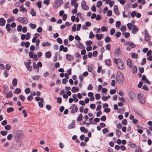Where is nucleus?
<instances>
[{"label": "nucleus", "mask_w": 152, "mask_h": 152, "mask_svg": "<svg viewBox=\"0 0 152 152\" xmlns=\"http://www.w3.org/2000/svg\"><path fill=\"white\" fill-rule=\"evenodd\" d=\"M114 62L116 64L118 68L121 70H122L124 68V63L122 60L120 59H114Z\"/></svg>", "instance_id": "obj_1"}, {"label": "nucleus", "mask_w": 152, "mask_h": 152, "mask_svg": "<svg viewBox=\"0 0 152 152\" xmlns=\"http://www.w3.org/2000/svg\"><path fill=\"white\" fill-rule=\"evenodd\" d=\"M14 134V135L16 139H21L24 136V133L22 130H18L15 132Z\"/></svg>", "instance_id": "obj_2"}, {"label": "nucleus", "mask_w": 152, "mask_h": 152, "mask_svg": "<svg viewBox=\"0 0 152 152\" xmlns=\"http://www.w3.org/2000/svg\"><path fill=\"white\" fill-rule=\"evenodd\" d=\"M138 98L141 104H145V97L143 94H138Z\"/></svg>", "instance_id": "obj_3"}, {"label": "nucleus", "mask_w": 152, "mask_h": 152, "mask_svg": "<svg viewBox=\"0 0 152 152\" xmlns=\"http://www.w3.org/2000/svg\"><path fill=\"white\" fill-rule=\"evenodd\" d=\"M116 79V81L120 84H122L124 81L123 75L121 74L118 75L117 76Z\"/></svg>", "instance_id": "obj_4"}, {"label": "nucleus", "mask_w": 152, "mask_h": 152, "mask_svg": "<svg viewBox=\"0 0 152 152\" xmlns=\"http://www.w3.org/2000/svg\"><path fill=\"white\" fill-rule=\"evenodd\" d=\"M17 20L24 24H26L28 23L27 19L26 17H19L17 19Z\"/></svg>", "instance_id": "obj_5"}, {"label": "nucleus", "mask_w": 152, "mask_h": 152, "mask_svg": "<svg viewBox=\"0 0 152 152\" xmlns=\"http://www.w3.org/2000/svg\"><path fill=\"white\" fill-rule=\"evenodd\" d=\"M71 110L70 112L72 113H74L76 112L78 110V108L74 104H72L70 108Z\"/></svg>", "instance_id": "obj_6"}, {"label": "nucleus", "mask_w": 152, "mask_h": 152, "mask_svg": "<svg viewBox=\"0 0 152 152\" xmlns=\"http://www.w3.org/2000/svg\"><path fill=\"white\" fill-rule=\"evenodd\" d=\"M129 96L132 101H134L136 97V95L135 93L132 91H130L129 92Z\"/></svg>", "instance_id": "obj_7"}, {"label": "nucleus", "mask_w": 152, "mask_h": 152, "mask_svg": "<svg viewBox=\"0 0 152 152\" xmlns=\"http://www.w3.org/2000/svg\"><path fill=\"white\" fill-rule=\"evenodd\" d=\"M63 3V1L61 0H58L54 2V6L57 9Z\"/></svg>", "instance_id": "obj_8"}, {"label": "nucleus", "mask_w": 152, "mask_h": 152, "mask_svg": "<svg viewBox=\"0 0 152 152\" xmlns=\"http://www.w3.org/2000/svg\"><path fill=\"white\" fill-rule=\"evenodd\" d=\"M81 7L83 9L86 10H88L89 9L88 7L86 5V1L84 0L82 1Z\"/></svg>", "instance_id": "obj_9"}, {"label": "nucleus", "mask_w": 152, "mask_h": 152, "mask_svg": "<svg viewBox=\"0 0 152 152\" xmlns=\"http://www.w3.org/2000/svg\"><path fill=\"white\" fill-rule=\"evenodd\" d=\"M114 12V13L117 15H119V12L118 10V7L117 5H115L113 7Z\"/></svg>", "instance_id": "obj_10"}, {"label": "nucleus", "mask_w": 152, "mask_h": 152, "mask_svg": "<svg viewBox=\"0 0 152 152\" xmlns=\"http://www.w3.org/2000/svg\"><path fill=\"white\" fill-rule=\"evenodd\" d=\"M76 45L77 47L79 48L84 49L85 48V46L79 42H77L76 44Z\"/></svg>", "instance_id": "obj_11"}, {"label": "nucleus", "mask_w": 152, "mask_h": 152, "mask_svg": "<svg viewBox=\"0 0 152 152\" xmlns=\"http://www.w3.org/2000/svg\"><path fill=\"white\" fill-rule=\"evenodd\" d=\"M95 37L98 40H99L103 38L104 37V35L101 34H97L95 35Z\"/></svg>", "instance_id": "obj_12"}, {"label": "nucleus", "mask_w": 152, "mask_h": 152, "mask_svg": "<svg viewBox=\"0 0 152 152\" xmlns=\"http://www.w3.org/2000/svg\"><path fill=\"white\" fill-rule=\"evenodd\" d=\"M126 63L127 65L129 66L130 68H132V60L130 59H128L126 61Z\"/></svg>", "instance_id": "obj_13"}, {"label": "nucleus", "mask_w": 152, "mask_h": 152, "mask_svg": "<svg viewBox=\"0 0 152 152\" xmlns=\"http://www.w3.org/2000/svg\"><path fill=\"white\" fill-rule=\"evenodd\" d=\"M6 20L3 18H0V25L4 26L5 25Z\"/></svg>", "instance_id": "obj_14"}, {"label": "nucleus", "mask_w": 152, "mask_h": 152, "mask_svg": "<svg viewBox=\"0 0 152 152\" xmlns=\"http://www.w3.org/2000/svg\"><path fill=\"white\" fill-rule=\"evenodd\" d=\"M142 80L143 81H145V82L148 84H149L151 83V82L148 80L145 75H142Z\"/></svg>", "instance_id": "obj_15"}, {"label": "nucleus", "mask_w": 152, "mask_h": 152, "mask_svg": "<svg viewBox=\"0 0 152 152\" xmlns=\"http://www.w3.org/2000/svg\"><path fill=\"white\" fill-rule=\"evenodd\" d=\"M20 11L22 12H27V10L24 7L23 5H22L20 7Z\"/></svg>", "instance_id": "obj_16"}, {"label": "nucleus", "mask_w": 152, "mask_h": 152, "mask_svg": "<svg viewBox=\"0 0 152 152\" xmlns=\"http://www.w3.org/2000/svg\"><path fill=\"white\" fill-rule=\"evenodd\" d=\"M66 58L69 61L72 60L73 57L72 56L69 54H67L66 55Z\"/></svg>", "instance_id": "obj_17"}, {"label": "nucleus", "mask_w": 152, "mask_h": 152, "mask_svg": "<svg viewBox=\"0 0 152 152\" xmlns=\"http://www.w3.org/2000/svg\"><path fill=\"white\" fill-rule=\"evenodd\" d=\"M138 29L135 26H133V28L132 31V32L134 34H135L137 31H138Z\"/></svg>", "instance_id": "obj_18"}, {"label": "nucleus", "mask_w": 152, "mask_h": 152, "mask_svg": "<svg viewBox=\"0 0 152 152\" xmlns=\"http://www.w3.org/2000/svg\"><path fill=\"white\" fill-rule=\"evenodd\" d=\"M45 57L47 58H50L51 56V53L49 51L46 52L45 53Z\"/></svg>", "instance_id": "obj_19"}, {"label": "nucleus", "mask_w": 152, "mask_h": 152, "mask_svg": "<svg viewBox=\"0 0 152 152\" xmlns=\"http://www.w3.org/2000/svg\"><path fill=\"white\" fill-rule=\"evenodd\" d=\"M121 50L120 48L119 47L116 48L114 52L115 53L116 55H118L119 54Z\"/></svg>", "instance_id": "obj_20"}, {"label": "nucleus", "mask_w": 152, "mask_h": 152, "mask_svg": "<svg viewBox=\"0 0 152 152\" xmlns=\"http://www.w3.org/2000/svg\"><path fill=\"white\" fill-rule=\"evenodd\" d=\"M126 44L127 45L130 46L132 48H134L135 46V45L132 42H128Z\"/></svg>", "instance_id": "obj_21"}, {"label": "nucleus", "mask_w": 152, "mask_h": 152, "mask_svg": "<svg viewBox=\"0 0 152 152\" xmlns=\"http://www.w3.org/2000/svg\"><path fill=\"white\" fill-rule=\"evenodd\" d=\"M111 60L110 59L106 60H105V64L108 66H110L111 64Z\"/></svg>", "instance_id": "obj_22"}, {"label": "nucleus", "mask_w": 152, "mask_h": 152, "mask_svg": "<svg viewBox=\"0 0 152 152\" xmlns=\"http://www.w3.org/2000/svg\"><path fill=\"white\" fill-rule=\"evenodd\" d=\"M12 96V91H10L7 94V95L6 97V98H8L9 97H11Z\"/></svg>", "instance_id": "obj_23"}, {"label": "nucleus", "mask_w": 152, "mask_h": 152, "mask_svg": "<svg viewBox=\"0 0 152 152\" xmlns=\"http://www.w3.org/2000/svg\"><path fill=\"white\" fill-rule=\"evenodd\" d=\"M18 82V80L16 78L14 79L12 81V84L14 86L17 85Z\"/></svg>", "instance_id": "obj_24"}, {"label": "nucleus", "mask_w": 152, "mask_h": 152, "mask_svg": "<svg viewBox=\"0 0 152 152\" xmlns=\"http://www.w3.org/2000/svg\"><path fill=\"white\" fill-rule=\"evenodd\" d=\"M25 65L28 70L30 72L32 71V69L31 66L30 65H28V64H25Z\"/></svg>", "instance_id": "obj_25"}, {"label": "nucleus", "mask_w": 152, "mask_h": 152, "mask_svg": "<svg viewBox=\"0 0 152 152\" xmlns=\"http://www.w3.org/2000/svg\"><path fill=\"white\" fill-rule=\"evenodd\" d=\"M33 67L34 69H37L36 72H39V68L37 65H36L35 63H33Z\"/></svg>", "instance_id": "obj_26"}, {"label": "nucleus", "mask_w": 152, "mask_h": 152, "mask_svg": "<svg viewBox=\"0 0 152 152\" xmlns=\"http://www.w3.org/2000/svg\"><path fill=\"white\" fill-rule=\"evenodd\" d=\"M71 91L73 93H74L75 91L77 92L79 91V89L76 88L75 87H73L72 88Z\"/></svg>", "instance_id": "obj_27"}, {"label": "nucleus", "mask_w": 152, "mask_h": 152, "mask_svg": "<svg viewBox=\"0 0 152 152\" xmlns=\"http://www.w3.org/2000/svg\"><path fill=\"white\" fill-rule=\"evenodd\" d=\"M138 56V55L134 53H132L131 55V57L133 58H137Z\"/></svg>", "instance_id": "obj_28"}, {"label": "nucleus", "mask_w": 152, "mask_h": 152, "mask_svg": "<svg viewBox=\"0 0 152 152\" xmlns=\"http://www.w3.org/2000/svg\"><path fill=\"white\" fill-rule=\"evenodd\" d=\"M115 133L116 136L118 137H120L121 134V132L119 129H117L116 130Z\"/></svg>", "instance_id": "obj_29"}, {"label": "nucleus", "mask_w": 152, "mask_h": 152, "mask_svg": "<svg viewBox=\"0 0 152 152\" xmlns=\"http://www.w3.org/2000/svg\"><path fill=\"white\" fill-rule=\"evenodd\" d=\"M51 44L50 42H47L45 43H43L42 44V45L43 47H45L46 46H50Z\"/></svg>", "instance_id": "obj_30"}, {"label": "nucleus", "mask_w": 152, "mask_h": 152, "mask_svg": "<svg viewBox=\"0 0 152 152\" xmlns=\"http://www.w3.org/2000/svg\"><path fill=\"white\" fill-rule=\"evenodd\" d=\"M83 118V116L82 114L80 113V114L77 119V121H80L82 120V118Z\"/></svg>", "instance_id": "obj_31"}, {"label": "nucleus", "mask_w": 152, "mask_h": 152, "mask_svg": "<svg viewBox=\"0 0 152 152\" xmlns=\"http://www.w3.org/2000/svg\"><path fill=\"white\" fill-rule=\"evenodd\" d=\"M21 89L20 88H17L14 91V93L16 94H19L20 93Z\"/></svg>", "instance_id": "obj_32"}, {"label": "nucleus", "mask_w": 152, "mask_h": 152, "mask_svg": "<svg viewBox=\"0 0 152 152\" xmlns=\"http://www.w3.org/2000/svg\"><path fill=\"white\" fill-rule=\"evenodd\" d=\"M18 97L20 99L23 101H24L26 99V98L25 96L22 95H19Z\"/></svg>", "instance_id": "obj_33"}, {"label": "nucleus", "mask_w": 152, "mask_h": 152, "mask_svg": "<svg viewBox=\"0 0 152 152\" xmlns=\"http://www.w3.org/2000/svg\"><path fill=\"white\" fill-rule=\"evenodd\" d=\"M102 4V2L100 1H98L97 3L96 7H99Z\"/></svg>", "instance_id": "obj_34"}, {"label": "nucleus", "mask_w": 152, "mask_h": 152, "mask_svg": "<svg viewBox=\"0 0 152 152\" xmlns=\"http://www.w3.org/2000/svg\"><path fill=\"white\" fill-rule=\"evenodd\" d=\"M145 40L147 41L150 39V36L147 34H145Z\"/></svg>", "instance_id": "obj_35"}, {"label": "nucleus", "mask_w": 152, "mask_h": 152, "mask_svg": "<svg viewBox=\"0 0 152 152\" xmlns=\"http://www.w3.org/2000/svg\"><path fill=\"white\" fill-rule=\"evenodd\" d=\"M95 37L92 31H90L89 33V37L90 39H92L94 37Z\"/></svg>", "instance_id": "obj_36"}, {"label": "nucleus", "mask_w": 152, "mask_h": 152, "mask_svg": "<svg viewBox=\"0 0 152 152\" xmlns=\"http://www.w3.org/2000/svg\"><path fill=\"white\" fill-rule=\"evenodd\" d=\"M40 77L38 75L34 76L32 77L33 79L34 80H38L40 79Z\"/></svg>", "instance_id": "obj_37"}, {"label": "nucleus", "mask_w": 152, "mask_h": 152, "mask_svg": "<svg viewBox=\"0 0 152 152\" xmlns=\"http://www.w3.org/2000/svg\"><path fill=\"white\" fill-rule=\"evenodd\" d=\"M11 127L9 125H6L4 126V129L6 130H9L11 129Z\"/></svg>", "instance_id": "obj_38"}, {"label": "nucleus", "mask_w": 152, "mask_h": 152, "mask_svg": "<svg viewBox=\"0 0 152 152\" xmlns=\"http://www.w3.org/2000/svg\"><path fill=\"white\" fill-rule=\"evenodd\" d=\"M9 89V87L7 86H4V90H3V92L5 93H6L7 91H8Z\"/></svg>", "instance_id": "obj_39"}, {"label": "nucleus", "mask_w": 152, "mask_h": 152, "mask_svg": "<svg viewBox=\"0 0 152 152\" xmlns=\"http://www.w3.org/2000/svg\"><path fill=\"white\" fill-rule=\"evenodd\" d=\"M31 14L33 16H34L36 15V13L34 11V10L33 9H31Z\"/></svg>", "instance_id": "obj_40"}, {"label": "nucleus", "mask_w": 152, "mask_h": 152, "mask_svg": "<svg viewBox=\"0 0 152 152\" xmlns=\"http://www.w3.org/2000/svg\"><path fill=\"white\" fill-rule=\"evenodd\" d=\"M75 123L72 122L68 126V128L69 129H72L74 127Z\"/></svg>", "instance_id": "obj_41"}, {"label": "nucleus", "mask_w": 152, "mask_h": 152, "mask_svg": "<svg viewBox=\"0 0 152 152\" xmlns=\"http://www.w3.org/2000/svg\"><path fill=\"white\" fill-rule=\"evenodd\" d=\"M14 108L12 107H10L7 109V111L8 113H10L13 111Z\"/></svg>", "instance_id": "obj_42"}, {"label": "nucleus", "mask_w": 152, "mask_h": 152, "mask_svg": "<svg viewBox=\"0 0 152 152\" xmlns=\"http://www.w3.org/2000/svg\"><path fill=\"white\" fill-rule=\"evenodd\" d=\"M92 42L91 41H87L86 42V45L88 46H89L92 44Z\"/></svg>", "instance_id": "obj_43"}, {"label": "nucleus", "mask_w": 152, "mask_h": 152, "mask_svg": "<svg viewBox=\"0 0 152 152\" xmlns=\"http://www.w3.org/2000/svg\"><path fill=\"white\" fill-rule=\"evenodd\" d=\"M137 68L136 66H133V72L134 73H137Z\"/></svg>", "instance_id": "obj_44"}, {"label": "nucleus", "mask_w": 152, "mask_h": 152, "mask_svg": "<svg viewBox=\"0 0 152 152\" xmlns=\"http://www.w3.org/2000/svg\"><path fill=\"white\" fill-rule=\"evenodd\" d=\"M115 32V30L114 28H112L110 31V34L111 35H113Z\"/></svg>", "instance_id": "obj_45"}, {"label": "nucleus", "mask_w": 152, "mask_h": 152, "mask_svg": "<svg viewBox=\"0 0 152 152\" xmlns=\"http://www.w3.org/2000/svg\"><path fill=\"white\" fill-rule=\"evenodd\" d=\"M110 40V38L109 36H107L105 39V41L107 43L109 42Z\"/></svg>", "instance_id": "obj_46"}, {"label": "nucleus", "mask_w": 152, "mask_h": 152, "mask_svg": "<svg viewBox=\"0 0 152 152\" xmlns=\"http://www.w3.org/2000/svg\"><path fill=\"white\" fill-rule=\"evenodd\" d=\"M7 132L6 131H2L1 132V134L3 136H5L7 134Z\"/></svg>", "instance_id": "obj_47"}, {"label": "nucleus", "mask_w": 152, "mask_h": 152, "mask_svg": "<svg viewBox=\"0 0 152 152\" xmlns=\"http://www.w3.org/2000/svg\"><path fill=\"white\" fill-rule=\"evenodd\" d=\"M29 26L32 29H35L36 27V25L35 24L31 23Z\"/></svg>", "instance_id": "obj_48"}, {"label": "nucleus", "mask_w": 152, "mask_h": 152, "mask_svg": "<svg viewBox=\"0 0 152 152\" xmlns=\"http://www.w3.org/2000/svg\"><path fill=\"white\" fill-rule=\"evenodd\" d=\"M76 26H77V25L76 24H74V25H73L72 27V31H74V32H75V31Z\"/></svg>", "instance_id": "obj_49"}, {"label": "nucleus", "mask_w": 152, "mask_h": 152, "mask_svg": "<svg viewBox=\"0 0 152 152\" xmlns=\"http://www.w3.org/2000/svg\"><path fill=\"white\" fill-rule=\"evenodd\" d=\"M22 113L24 114V117L26 118L27 116V114L26 112V111L25 110H23L22 111Z\"/></svg>", "instance_id": "obj_50"}, {"label": "nucleus", "mask_w": 152, "mask_h": 152, "mask_svg": "<svg viewBox=\"0 0 152 152\" xmlns=\"http://www.w3.org/2000/svg\"><path fill=\"white\" fill-rule=\"evenodd\" d=\"M129 145L131 147L134 148L135 146V144L132 142H129Z\"/></svg>", "instance_id": "obj_51"}, {"label": "nucleus", "mask_w": 152, "mask_h": 152, "mask_svg": "<svg viewBox=\"0 0 152 152\" xmlns=\"http://www.w3.org/2000/svg\"><path fill=\"white\" fill-rule=\"evenodd\" d=\"M11 67V66L9 64H7L6 65L5 68L7 70H9Z\"/></svg>", "instance_id": "obj_52"}, {"label": "nucleus", "mask_w": 152, "mask_h": 152, "mask_svg": "<svg viewBox=\"0 0 152 152\" xmlns=\"http://www.w3.org/2000/svg\"><path fill=\"white\" fill-rule=\"evenodd\" d=\"M25 92L26 94H28L30 93V90L29 88H27L25 90Z\"/></svg>", "instance_id": "obj_53"}, {"label": "nucleus", "mask_w": 152, "mask_h": 152, "mask_svg": "<svg viewBox=\"0 0 152 152\" xmlns=\"http://www.w3.org/2000/svg\"><path fill=\"white\" fill-rule=\"evenodd\" d=\"M126 27L125 26H123L121 27V30L122 31H124L126 30Z\"/></svg>", "instance_id": "obj_54"}, {"label": "nucleus", "mask_w": 152, "mask_h": 152, "mask_svg": "<svg viewBox=\"0 0 152 152\" xmlns=\"http://www.w3.org/2000/svg\"><path fill=\"white\" fill-rule=\"evenodd\" d=\"M50 2V0H45L43 1V3L45 4L48 5L49 4Z\"/></svg>", "instance_id": "obj_55"}, {"label": "nucleus", "mask_w": 152, "mask_h": 152, "mask_svg": "<svg viewBox=\"0 0 152 152\" xmlns=\"http://www.w3.org/2000/svg\"><path fill=\"white\" fill-rule=\"evenodd\" d=\"M122 124L124 125H125L127 124V121L126 119H124L122 122Z\"/></svg>", "instance_id": "obj_56"}, {"label": "nucleus", "mask_w": 152, "mask_h": 152, "mask_svg": "<svg viewBox=\"0 0 152 152\" xmlns=\"http://www.w3.org/2000/svg\"><path fill=\"white\" fill-rule=\"evenodd\" d=\"M22 26L21 25H19L18 26L17 30L18 31L20 32L21 31Z\"/></svg>", "instance_id": "obj_57"}, {"label": "nucleus", "mask_w": 152, "mask_h": 152, "mask_svg": "<svg viewBox=\"0 0 152 152\" xmlns=\"http://www.w3.org/2000/svg\"><path fill=\"white\" fill-rule=\"evenodd\" d=\"M90 107L91 109H94L95 108L96 105L95 104H90Z\"/></svg>", "instance_id": "obj_58"}, {"label": "nucleus", "mask_w": 152, "mask_h": 152, "mask_svg": "<svg viewBox=\"0 0 152 152\" xmlns=\"http://www.w3.org/2000/svg\"><path fill=\"white\" fill-rule=\"evenodd\" d=\"M121 25V22L120 21H118L116 23L115 26L117 27H118L120 26Z\"/></svg>", "instance_id": "obj_59"}, {"label": "nucleus", "mask_w": 152, "mask_h": 152, "mask_svg": "<svg viewBox=\"0 0 152 152\" xmlns=\"http://www.w3.org/2000/svg\"><path fill=\"white\" fill-rule=\"evenodd\" d=\"M93 88V87L92 86L91 84H89L87 87V89L88 90H92Z\"/></svg>", "instance_id": "obj_60"}, {"label": "nucleus", "mask_w": 152, "mask_h": 152, "mask_svg": "<svg viewBox=\"0 0 152 152\" xmlns=\"http://www.w3.org/2000/svg\"><path fill=\"white\" fill-rule=\"evenodd\" d=\"M101 96L99 94H95V98L96 99L98 100L100 99V98Z\"/></svg>", "instance_id": "obj_61"}, {"label": "nucleus", "mask_w": 152, "mask_h": 152, "mask_svg": "<svg viewBox=\"0 0 152 152\" xmlns=\"http://www.w3.org/2000/svg\"><path fill=\"white\" fill-rule=\"evenodd\" d=\"M121 33L119 32L118 31L115 34V36L117 37H119L121 35Z\"/></svg>", "instance_id": "obj_62"}, {"label": "nucleus", "mask_w": 152, "mask_h": 152, "mask_svg": "<svg viewBox=\"0 0 152 152\" xmlns=\"http://www.w3.org/2000/svg\"><path fill=\"white\" fill-rule=\"evenodd\" d=\"M42 2L41 1H39L37 3V5L39 8H40L42 7Z\"/></svg>", "instance_id": "obj_63"}, {"label": "nucleus", "mask_w": 152, "mask_h": 152, "mask_svg": "<svg viewBox=\"0 0 152 152\" xmlns=\"http://www.w3.org/2000/svg\"><path fill=\"white\" fill-rule=\"evenodd\" d=\"M136 152H141L142 150L141 148L140 147H138L135 149Z\"/></svg>", "instance_id": "obj_64"}]
</instances>
